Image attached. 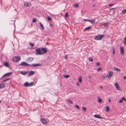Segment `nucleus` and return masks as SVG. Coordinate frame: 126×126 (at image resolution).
<instances>
[{"label": "nucleus", "mask_w": 126, "mask_h": 126, "mask_svg": "<svg viewBox=\"0 0 126 126\" xmlns=\"http://www.w3.org/2000/svg\"><path fill=\"white\" fill-rule=\"evenodd\" d=\"M12 72H8L7 73L5 74L4 75H3L2 77L1 78H2L5 77H7L10 75Z\"/></svg>", "instance_id": "obj_5"}, {"label": "nucleus", "mask_w": 126, "mask_h": 126, "mask_svg": "<svg viewBox=\"0 0 126 126\" xmlns=\"http://www.w3.org/2000/svg\"><path fill=\"white\" fill-rule=\"evenodd\" d=\"M24 86L25 87H28L29 86V83L28 82H27L25 83L24 84Z\"/></svg>", "instance_id": "obj_18"}, {"label": "nucleus", "mask_w": 126, "mask_h": 126, "mask_svg": "<svg viewBox=\"0 0 126 126\" xmlns=\"http://www.w3.org/2000/svg\"><path fill=\"white\" fill-rule=\"evenodd\" d=\"M113 9V8H112V9H111V10H112V9Z\"/></svg>", "instance_id": "obj_60"}, {"label": "nucleus", "mask_w": 126, "mask_h": 126, "mask_svg": "<svg viewBox=\"0 0 126 126\" xmlns=\"http://www.w3.org/2000/svg\"><path fill=\"white\" fill-rule=\"evenodd\" d=\"M112 51H113V53L114 54L115 53V47L114 46H113V47L112 48Z\"/></svg>", "instance_id": "obj_29"}, {"label": "nucleus", "mask_w": 126, "mask_h": 126, "mask_svg": "<svg viewBox=\"0 0 126 126\" xmlns=\"http://www.w3.org/2000/svg\"><path fill=\"white\" fill-rule=\"evenodd\" d=\"M68 101L69 103H70L71 104H73V102L71 100L69 99L68 100Z\"/></svg>", "instance_id": "obj_34"}, {"label": "nucleus", "mask_w": 126, "mask_h": 126, "mask_svg": "<svg viewBox=\"0 0 126 126\" xmlns=\"http://www.w3.org/2000/svg\"><path fill=\"white\" fill-rule=\"evenodd\" d=\"M122 98L123 101L126 102V99L125 98V97H122Z\"/></svg>", "instance_id": "obj_39"}, {"label": "nucleus", "mask_w": 126, "mask_h": 126, "mask_svg": "<svg viewBox=\"0 0 126 126\" xmlns=\"http://www.w3.org/2000/svg\"><path fill=\"white\" fill-rule=\"evenodd\" d=\"M110 109L108 106H107L106 107V110L107 111H109Z\"/></svg>", "instance_id": "obj_26"}, {"label": "nucleus", "mask_w": 126, "mask_h": 126, "mask_svg": "<svg viewBox=\"0 0 126 126\" xmlns=\"http://www.w3.org/2000/svg\"><path fill=\"white\" fill-rule=\"evenodd\" d=\"M12 60L14 62H17V61L16 59V56L14 57L13 58Z\"/></svg>", "instance_id": "obj_20"}, {"label": "nucleus", "mask_w": 126, "mask_h": 126, "mask_svg": "<svg viewBox=\"0 0 126 126\" xmlns=\"http://www.w3.org/2000/svg\"><path fill=\"white\" fill-rule=\"evenodd\" d=\"M102 69V68L101 67H99V68L98 69H97V71H99L101 70Z\"/></svg>", "instance_id": "obj_44"}, {"label": "nucleus", "mask_w": 126, "mask_h": 126, "mask_svg": "<svg viewBox=\"0 0 126 126\" xmlns=\"http://www.w3.org/2000/svg\"><path fill=\"white\" fill-rule=\"evenodd\" d=\"M40 121L42 122L43 124H47L48 123V122L44 119H40Z\"/></svg>", "instance_id": "obj_4"}, {"label": "nucleus", "mask_w": 126, "mask_h": 126, "mask_svg": "<svg viewBox=\"0 0 126 126\" xmlns=\"http://www.w3.org/2000/svg\"><path fill=\"white\" fill-rule=\"evenodd\" d=\"M124 79H126V76H125L124 77Z\"/></svg>", "instance_id": "obj_54"}, {"label": "nucleus", "mask_w": 126, "mask_h": 126, "mask_svg": "<svg viewBox=\"0 0 126 126\" xmlns=\"http://www.w3.org/2000/svg\"><path fill=\"white\" fill-rule=\"evenodd\" d=\"M40 26L41 28L43 30L44 29V26H43V24L41 23V22H40L39 23Z\"/></svg>", "instance_id": "obj_24"}, {"label": "nucleus", "mask_w": 126, "mask_h": 126, "mask_svg": "<svg viewBox=\"0 0 126 126\" xmlns=\"http://www.w3.org/2000/svg\"><path fill=\"white\" fill-rule=\"evenodd\" d=\"M30 45L31 47H33L34 46V44L33 43H30Z\"/></svg>", "instance_id": "obj_35"}, {"label": "nucleus", "mask_w": 126, "mask_h": 126, "mask_svg": "<svg viewBox=\"0 0 126 126\" xmlns=\"http://www.w3.org/2000/svg\"><path fill=\"white\" fill-rule=\"evenodd\" d=\"M64 78H68L69 77V76L68 75H64L63 76Z\"/></svg>", "instance_id": "obj_31"}, {"label": "nucleus", "mask_w": 126, "mask_h": 126, "mask_svg": "<svg viewBox=\"0 0 126 126\" xmlns=\"http://www.w3.org/2000/svg\"><path fill=\"white\" fill-rule=\"evenodd\" d=\"M41 50L43 51V52L44 53H46L47 52V49L45 48H42Z\"/></svg>", "instance_id": "obj_12"}, {"label": "nucleus", "mask_w": 126, "mask_h": 126, "mask_svg": "<svg viewBox=\"0 0 126 126\" xmlns=\"http://www.w3.org/2000/svg\"><path fill=\"white\" fill-rule=\"evenodd\" d=\"M96 64L97 65H100V63H96Z\"/></svg>", "instance_id": "obj_52"}, {"label": "nucleus", "mask_w": 126, "mask_h": 126, "mask_svg": "<svg viewBox=\"0 0 126 126\" xmlns=\"http://www.w3.org/2000/svg\"><path fill=\"white\" fill-rule=\"evenodd\" d=\"M79 82H81L82 81V78H79Z\"/></svg>", "instance_id": "obj_36"}, {"label": "nucleus", "mask_w": 126, "mask_h": 126, "mask_svg": "<svg viewBox=\"0 0 126 126\" xmlns=\"http://www.w3.org/2000/svg\"><path fill=\"white\" fill-rule=\"evenodd\" d=\"M47 19L48 21H50L51 19V18L49 17H48L47 18Z\"/></svg>", "instance_id": "obj_43"}, {"label": "nucleus", "mask_w": 126, "mask_h": 126, "mask_svg": "<svg viewBox=\"0 0 126 126\" xmlns=\"http://www.w3.org/2000/svg\"><path fill=\"white\" fill-rule=\"evenodd\" d=\"M27 63L24 62H21L20 65L22 66H27Z\"/></svg>", "instance_id": "obj_11"}, {"label": "nucleus", "mask_w": 126, "mask_h": 126, "mask_svg": "<svg viewBox=\"0 0 126 126\" xmlns=\"http://www.w3.org/2000/svg\"><path fill=\"white\" fill-rule=\"evenodd\" d=\"M24 5L26 6H27L28 7H30L31 4L30 3H27V2H25L24 3Z\"/></svg>", "instance_id": "obj_16"}, {"label": "nucleus", "mask_w": 126, "mask_h": 126, "mask_svg": "<svg viewBox=\"0 0 126 126\" xmlns=\"http://www.w3.org/2000/svg\"><path fill=\"white\" fill-rule=\"evenodd\" d=\"M95 20L94 19L92 20H90L89 22H91L92 24H94L95 23Z\"/></svg>", "instance_id": "obj_13"}, {"label": "nucleus", "mask_w": 126, "mask_h": 126, "mask_svg": "<svg viewBox=\"0 0 126 126\" xmlns=\"http://www.w3.org/2000/svg\"><path fill=\"white\" fill-rule=\"evenodd\" d=\"M113 69L115 70L116 71H120V70L118 68H116L115 67H114Z\"/></svg>", "instance_id": "obj_22"}, {"label": "nucleus", "mask_w": 126, "mask_h": 126, "mask_svg": "<svg viewBox=\"0 0 126 126\" xmlns=\"http://www.w3.org/2000/svg\"><path fill=\"white\" fill-rule=\"evenodd\" d=\"M109 24V23L108 22H107L106 23H105L104 24H103L106 27H108V24Z\"/></svg>", "instance_id": "obj_23"}, {"label": "nucleus", "mask_w": 126, "mask_h": 126, "mask_svg": "<svg viewBox=\"0 0 126 126\" xmlns=\"http://www.w3.org/2000/svg\"><path fill=\"white\" fill-rule=\"evenodd\" d=\"M114 85L115 86L117 89L119 91H121L120 88L119 87L118 84L116 83L114 84Z\"/></svg>", "instance_id": "obj_6"}, {"label": "nucleus", "mask_w": 126, "mask_h": 126, "mask_svg": "<svg viewBox=\"0 0 126 126\" xmlns=\"http://www.w3.org/2000/svg\"><path fill=\"white\" fill-rule=\"evenodd\" d=\"M89 77L90 78H91V77L90 76H89Z\"/></svg>", "instance_id": "obj_59"}, {"label": "nucleus", "mask_w": 126, "mask_h": 126, "mask_svg": "<svg viewBox=\"0 0 126 126\" xmlns=\"http://www.w3.org/2000/svg\"><path fill=\"white\" fill-rule=\"evenodd\" d=\"M4 65L6 67H8L9 66V63L7 62H5Z\"/></svg>", "instance_id": "obj_30"}, {"label": "nucleus", "mask_w": 126, "mask_h": 126, "mask_svg": "<svg viewBox=\"0 0 126 126\" xmlns=\"http://www.w3.org/2000/svg\"><path fill=\"white\" fill-rule=\"evenodd\" d=\"M104 36V35H98L95 36L94 39L96 40H101L102 39Z\"/></svg>", "instance_id": "obj_2"}, {"label": "nucleus", "mask_w": 126, "mask_h": 126, "mask_svg": "<svg viewBox=\"0 0 126 126\" xmlns=\"http://www.w3.org/2000/svg\"><path fill=\"white\" fill-rule=\"evenodd\" d=\"M113 74V72L109 71L107 75V76L108 77H110L111 78Z\"/></svg>", "instance_id": "obj_3"}, {"label": "nucleus", "mask_w": 126, "mask_h": 126, "mask_svg": "<svg viewBox=\"0 0 126 126\" xmlns=\"http://www.w3.org/2000/svg\"><path fill=\"white\" fill-rule=\"evenodd\" d=\"M109 102H111V100L110 99H109Z\"/></svg>", "instance_id": "obj_56"}, {"label": "nucleus", "mask_w": 126, "mask_h": 126, "mask_svg": "<svg viewBox=\"0 0 126 126\" xmlns=\"http://www.w3.org/2000/svg\"><path fill=\"white\" fill-rule=\"evenodd\" d=\"M27 66H32V65H31V64H28L27 63Z\"/></svg>", "instance_id": "obj_48"}, {"label": "nucleus", "mask_w": 126, "mask_h": 126, "mask_svg": "<svg viewBox=\"0 0 126 126\" xmlns=\"http://www.w3.org/2000/svg\"><path fill=\"white\" fill-rule=\"evenodd\" d=\"M89 61H90L92 62L93 61V60L91 58V57L89 58Z\"/></svg>", "instance_id": "obj_40"}, {"label": "nucleus", "mask_w": 126, "mask_h": 126, "mask_svg": "<svg viewBox=\"0 0 126 126\" xmlns=\"http://www.w3.org/2000/svg\"><path fill=\"white\" fill-rule=\"evenodd\" d=\"M123 43L125 45H126V37H125L123 39Z\"/></svg>", "instance_id": "obj_21"}, {"label": "nucleus", "mask_w": 126, "mask_h": 126, "mask_svg": "<svg viewBox=\"0 0 126 126\" xmlns=\"http://www.w3.org/2000/svg\"><path fill=\"white\" fill-rule=\"evenodd\" d=\"M33 58L32 57H29L26 59V61L28 62H30L33 60Z\"/></svg>", "instance_id": "obj_7"}, {"label": "nucleus", "mask_w": 126, "mask_h": 126, "mask_svg": "<svg viewBox=\"0 0 126 126\" xmlns=\"http://www.w3.org/2000/svg\"><path fill=\"white\" fill-rule=\"evenodd\" d=\"M50 25L51 27H52L53 26V25L52 24H50Z\"/></svg>", "instance_id": "obj_50"}, {"label": "nucleus", "mask_w": 126, "mask_h": 126, "mask_svg": "<svg viewBox=\"0 0 126 126\" xmlns=\"http://www.w3.org/2000/svg\"><path fill=\"white\" fill-rule=\"evenodd\" d=\"M119 103H123V100L122 99V98H121V99L119 101Z\"/></svg>", "instance_id": "obj_38"}, {"label": "nucleus", "mask_w": 126, "mask_h": 126, "mask_svg": "<svg viewBox=\"0 0 126 126\" xmlns=\"http://www.w3.org/2000/svg\"><path fill=\"white\" fill-rule=\"evenodd\" d=\"M35 73V72L33 71H30L28 74V76L29 77L33 75Z\"/></svg>", "instance_id": "obj_8"}, {"label": "nucleus", "mask_w": 126, "mask_h": 126, "mask_svg": "<svg viewBox=\"0 0 126 126\" xmlns=\"http://www.w3.org/2000/svg\"><path fill=\"white\" fill-rule=\"evenodd\" d=\"M85 20H86V21H89V20H89V19L88 20V19H85Z\"/></svg>", "instance_id": "obj_53"}, {"label": "nucleus", "mask_w": 126, "mask_h": 126, "mask_svg": "<svg viewBox=\"0 0 126 126\" xmlns=\"http://www.w3.org/2000/svg\"><path fill=\"white\" fill-rule=\"evenodd\" d=\"M28 72V71H21L20 72V74L23 75H26Z\"/></svg>", "instance_id": "obj_10"}, {"label": "nucleus", "mask_w": 126, "mask_h": 126, "mask_svg": "<svg viewBox=\"0 0 126 126\" xmlns=\"http://www.w3.org/2000/svg\"><path fill=\"white\" fill-rule=\"evenodd\" d=\"M82 109L84 110H85L86 109V108L85 107H83L82 108Z\"/></svg>", "instance_id": "obj_41"}, {"label": "nucleus", "mask_w": 126, "mask_h": 126, "mask_svg": "<svg viewBox=\"0 0 126 126\" xmlns=\"http://www.w3.org/2000/svg\"><path fill=\"white\" fill-rule=\"evenodd\" d=\"M120 52L121 54H123L124 53V49L123 47H120Z\"/></svg>", "instance_id": "obj_9"}, {"label": "nucleus", "mask_w": 126, "mask_h": 126, "mask_svg": "<svg viewBox=\"0 0 126 126\" xmlns=\"http://www.w3.org/2000/svg\"><path fill=\"white\" fill-rule=\"evenodd\" d=\"M77 84L78 86H79V84L78 82H77Z\"/></svg>", "instance_id": "obj_55"}, {"label": "nucleus", "mask_w": 126, "mask_h": 126, "mask_svg": "<svg viewBox=\"0 0 126 126\" xmlns=\"http://www.w3.org/2000/svg\"><path fill=\"white\" fill-rule=\"evenodd\" d=\"M91 28V27H88L86 28L84 30V31H86L88 30L89 29H90Z\"/></svg>", "instance_id": "obj_19"}, {"label": "nucleus", "mask_w": 126, "mask_h": 126, "mask_svg": "<svg viewBox=\"0 0 126 126\" xmlns=\"http://www.w3.org/2000/svg\"><path fill=\"white\" fill-rule=\"evenodd\" d=\"M107 77V76H103V79H106V77Z\"/></svg>", "instance_id": "obj_45"}, {"label": "nucleus", "mask_w": 126, "mask_h": 126, "mask_svg": "<svg viewBox=\"0 0 126 126\" xmlns=\"http://www.w3.org/2000/svg\"><path fill=\"white\" fill-rule=\"evenodd\" d=\"M5 81V80H4L3 81H2V82L3 83L5 81Z\"/></svg>", "instance_id": "obj_57"}, {"label": "nucleus", "mask_w": 126, "mask_h": 126, "mask_svg": "<svg viewBox=\"0 0 126 126\" xmlns=\"http://www.w3.org/2000/svg\"><path fill=\"white\" fill-rule=\"evenodd\" d=\"M68 55H66L64 57V59H68L67 58Z\"/></svg>", "instance_id": "obj_46"}, {"label": "nucleus", "mask_w": 126, "mask_h": 126, "mask_svg": "<svg viewBox=\"0 0 126 126\" xmlns=\"http://www.w3.org/2000/svg\"><path fill=\"white\" fill-rule=\"evenodd\" d=\"M113 4H110L109 5V6H113Z\"/></svg>", "instance_id": "obj_51"}, {"label": "nucleus", "mask_w": 126, "mask_h": 126, "mask_svg": "<svg viewBox=\"0 0 126 126\" xmlns=\"http://www.w3.org/2000/svg\"><path fill=\"white\" fill-rule=\"evenodd\" d=\"M98 101L99 103H101L102 101V99L99 97H98Z\"/></svg>", "instance_id": "obj_27"}, {"label": "nucleus", "mask_w": 126, "mask_h": 126, "mask_svg": "<svg viewBox=\"0 0 126 126\" xmlns=\"http://www.w3.org/2000/svg\"><path fill=\"white\" fill-rule=\"evenodd\" d=\"M41 64L40 63H37V64H32V66L34 67H36L37 66H40Z\"/></svg>", "instance_id": "obj_14"}, {"label": "nucleus", "mask_w": 126, "mask_h": 126, "mask_svg": "<svg viewBox=\"0 0 126 126\" xmlns=\"http://www.w3.org/2000/svg\"><path fill=\"white\" fill-rule=\"evenodd\" d=\"M74 6L76 7H78L79 6L78 4L77 3H75L74 5Z\"/></svg>", "instance_id": "obj_42"}, {"label": "nucleus", "mask_w": 126, "mask_h": 126, "mask_svg": "<svg viewBox=\"0 0 126 126\" xmlns=\"http://www.w3.org/2000/svg\"><path fill=\"white\" fill-rule=\"evenodd\" d=\"M94 116L96 118H101V119H103V118L102 117H101L98 114H95L94 115Z\"/></svg>", "instance_id": "obj_15"}, {"label": "nucleus", "mask_w": 126, "mask_h": 126, "mask_svg": "<svg viewBox=\"0 0 126 126\" xmlns=\"http://www.w3.org/2000/svg\"><path fill=\"white\" fill-rule=\"evenodd\" d=\"M75 107L76 108H77L78 109H79V106L78 105H75Z\"/></svg>", "instance_id": "obj_37"}, {"label": "nucleus", "mask_w": 126, "mask_h": 126, "mask_svg": "<svg viewBox=\"0 0 126 126\" xmlns=\"http://www.w3.org/2000/svg\"><path fill=\"white\" fill-rule=\"evenodd\" d=\"M100 87L101 88H103V87L102 86H100Z\"/></svg>", "instance_id": "obj_58"}, {"label": "nucleus", "mask_w": 126, "mask_h": 126, "mask_svg": "<svg viewBox=\"0 0 126 126\" xmlns=\"http://www.w3.org/2000/svg\"><path fill=\"white\" fill-rule=\"evenodd\" d=\"M16 59L17 62L20 60V57L19 56H16Z\"/></svg>", "instance_id": "obj_25"}, {"label": "nucleus", "mask_w": 126, "mask_h": 126, "mask_svg": "<svg viewBox=\"0 0 126 126\" xmlns=\"http://www.w3.org/2000/svg\"><path fill=\"white\" fill-rule=\"evenodd\" d=\"M10 79L8 78H7L5 79V81H8V80H9Z\"/></svg>", "instance_id": "obj_49"}, {"label": "nucleus", "mask_w": 126, "mask_h": 126, "mask_svg": "<svg viewBox=\"0 0 126 126\" xmlns=\"http://www.w3.org/2000/svg\"><path fill=\"white\" fill-rule=\"evenodd\" d=\"M36 19H34L32 20V22H35L36 21Z\"/></svg>", "instance_id": "obj_47"}, {"label": "nucleus", "mask_w": 126, "mask_h": 126, "mask_svg": "<svg viewBox=\"0 0 126 126\" xmlns=\"http://www.w3.org/2000/svg\"><path fill=\"white\" fill-rule=\"evenodd\" d=\"M35 54L37 55H42L44 54V53L42 52L41 49L40 48H37Z\"/></svg>", "instance_id": "obj_1"}, {"label": "nucleus", "mask_w": 126, "mask_h": 126, "mask_svg": "<svg viewBox=\"0 0 126 126\" xmlns=\"http://www.w3.org/2000/svg\"><path fill=\"white\" fill-rule=\"evenodd\" d=\"M34 82H31L30 83H29V86H33V84Z\"/></svg>", "instance_id": "obj_32"}, {"label": "nucleus", "mask_w": 126, "mask_h": 126, "mask_svg": "<svg viewBox=\"0 0 126 126\" xmlns=\"http://www.w3.org/2000/svg\"><path fill=\"white\" fill-rule=\"evenodd\" d=\"M122 13L125 14L126 13V9L122 10Z\"/></svg>", "instance_id": "obj_28"}, {"label": "nucleus", "mask_w": 126, "mask_h": 126, "mask_svg": "<svg viewBox=\"0 0 126 126\" xmlns=\"http://www.w3.org/2000/svg\"><path fill=\"white\" fill-rule=\"evenodd\" d=\"M5 86L4 84H0V89L3 88Z\"/></svg>", "instance_id": "obj_17"}, {"label": "nucleus", "mask_w": 126, "mask_h": 126, "mask_svg": "<svg viewBox=\"0 0 126 126\" xmlns=\"http://www.w3.org/2000/svg\"><path fill=\"white\" fill-rule=\"evenodd\" d=\"M68 16V12H67L66 14H65V17H64V18H66Z\"/></svg>", "instance_id": "obj_33"}]
</instances>
